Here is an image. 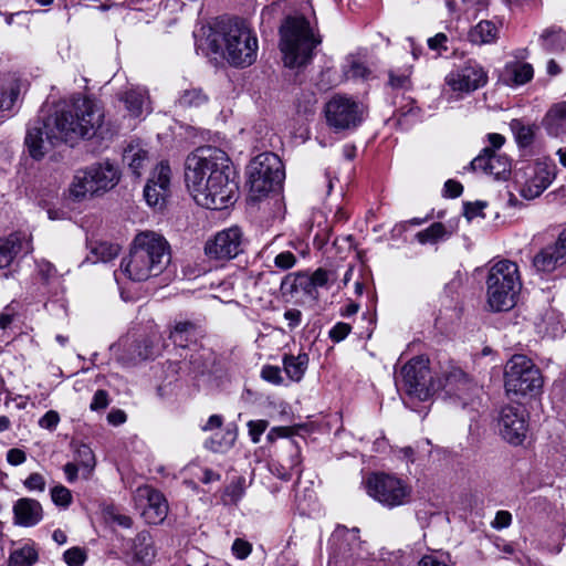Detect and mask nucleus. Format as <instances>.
<instances>
[{"label":"nucleus","instance_id":"nucleus-37","mask_svg":"<svg viewBox=\"0 0 566 566\" xmlns=\"http://www.w3.org/2000/svg\"><path fill=\"white\" fill-rule=\"evenodd\" d=\"M209 101L208 95L200 87H190L184 90L176 101V107L181 109L197 108L207 104Z\"/></svg>","mask_w":566,"mask_h":566},{"label":"nucleus","instance_id":"nucleus-61","mask_svg":"<svg viewBox=\"0 0 566 566\" xmlns=\"http://www.w3.org/2000/svg\"><path fill=\"white\" fill-rule=\"evenodd\" d=\"M27 460V454L23 450L21 449H18V448H13V449H10L8 452H7V461L11 464V465H20L22 463H24Z\"/></svg>","mask_w":566,"mask_h":566},{"label":"nucleus","instance_id":"nucleus-30","mask_svg":"<svg viewBox=\"0 0 566 566\" xmlns=\"http://www.w3.org/2000/svg\"><path fill=\"white\" fill-rule=\"evenodd\" d=\"M125 106L133 117H139L151 112L149 96L146 90L137 87L125 93Z\"/></svg>","mask_w":566,"mask_h":566},{"label":"nucleus","instance_id":"nucleus-13","mask_svg":"<svg viewBox=\"0 0 566 566\" xmlns=\"http://www.w3.org/2000/svg\"><path fill=\"white\" fill-rule=\"evenodd\" d=\"M364 105L354 98L336 94L325 105L327 124L337 129H350L363 120Z\"/></svg>","mask_w":566,"mask_h":566},{"label":"nucleus","instance_id":"nucleus-52","mask_svg":"<svg viewBox=\"0 0 566 566\" xmlns=\"http://www.w3.org/2000/svg\"><path fill=\"white\" fill-rule=\"evenodd\" d=\"M296 264V256L290 251L280 252L274 258V265L280 270L286 271Z\"/></svg>","mask_w":566,"mask_h":566},{"label":"nucleus","instance_id":"nucleus-56","mask_svg":"<svg viewBox=\"0 0 566 566\" xmlns=\"http://www.w3.org/2000/svg\"><path fill=\"white\" fill-rule=\"evenodd\" d=\"M29 491L43 492L45 490V479L40 473H31L23 482Z\"/></svg>","mask_w":566,"mask_h":566},{"label":"nucleus","instance_id":"nucleus-23","mask_svg":"<svg viewBox=\"0 0 566 566\" xmlns=\"http://www.w3.org/2000/svg\"><path fill=\"white\" fill-rule=\"evenodd\" d=\"M566 263V229L556 241L543 248L533 259V265L538 272L551 273Z\"/></svg>","mask_w":566,"mask_h":566},{"label":"nucleus","instance_id":"nucleus-27","mask_svg":"<svg viewBox=\"0 0 566 566\" xmlns=\"http://www.w3.org/2000/svg\"><path fill=\"white\" fill-rule=\"evenodd\" d=\"M501 25L491 20H481L468 32V40L474 45H490L496 43Z\"/></svg>","mask_w":566,"mask_h":566},{"label":"nucleus","instance_id":"nucleus-4","mask_svg":"<svg viewBox=\"0 0 566 566\" xmlns=\"http://www.w3.org/2000/svg\"><path fill=\"white\" fill-rule=\"evenodd\" d=\"M170 262L168 241L154 231L136 234L128 256L123 259L120 270L130 280L142 282L164 272Z\"/></svg>","mask_w":566,"mask_h":566},{"label":"nucleus","instance_id":"nucleus-35","mask_svg":"<svg viewBox=\"0 0 566 566\" xmlns=\"http://www.w3.org/2000/svg\"><path fill=\"white\" fill-rule=\"evenodd\" d=\"M310 358L307 354L285 355L283 357V367L287 377L293 381H300L308 366Z\"/></svg>","mask_w":566,"mask_h":566},{"label":"nucleus","instance_id":"nucleus-16","mask_svg":"<svg viewBox=\"0 0 566 566\" xmlns=\"http://www.w3.org/2000/svg\"><path fill=\"white\" fill-rule=\"evenodd\" d=\"M555 176L556 166L553 161L537 160L526 168L520 195L528 200L537 198L549 187Z\"/></svg>","mask_w":566,"mask_h":566},{"label":"nucleus","instance_id":"nucleus-2","mask_svg":"<svg viewBox=\"0 0 566 566\" xmlns=\"http://www.w3.org/2000/svg\"><path fill=\"white\" fill-rule=\"evenodd\" d=\"M185 180L195 201L210 210L234 202L237 185L229 177V157L216 147H201L188 155Z\"/></svg>","mask_w":566,"mask_h":566},{"label":"nucleus","instance_id":"nucleus-15","mask_svg":"<svg viewBox=\"0 0 566 566\" xmlns=\"http://www.w3.org/2000/svg\"><path fill=\"white\" fill-rule=\"evenodd\" d=\"M243 251V233L239 227L218 231L205 244V253L210 260L229 261Z\"/></svg>","mask_w":566,"mask_h":566},{"label":"nucleus","instance_id":"nucleus-10","mask_svg":"<svg viewBox=\"0 0 566 566\" xmlns=\"http://www.w3.org/2000/svg\"><path fill=\"white\" fill-rule=\"evenodd\" d=\"M248 185L254 197L266 195L284 179L283 164L273 153L255 156L248 166Z\"/></svg>","mask_w":566,"mask_h":566},{"label":"nucleus","instance_id":"nucleus-8","mask_svg":"<svg viewBox=\"0 0 566 566\" xmlns=\"http://www.w3.org/2000/svg\"><path fill=\"white\" fill-rule=\"evenodd\" d=\"M429 363L426 356L413 357L402 366L397 376V386L410 398L424 401L440 390V380L433 379Z\"/></svg>","mask_w":566,"mask_h":566},{"label":"nucleus","instance_id":"nucleus-53","mask_svg":"<svg viewBox=\"0 0 566 566\" xmlns=\"http://www.w3.org/2000/svg\"><path fill=\"white\" fill-rule=\"evenodd\" d=\"M261 377L271 384L281 385L283 378L281 376V369L277 366L266 365L261 370Z\"/></svg>","mask_w":566,"mask_h":566},{"label":"nucleus","instance_id":"nucleus-17","mask_svg":"<svg viewBox=\"0 0 566 566\" xmlns=\"http://www.w3.org/2000/svg\"><path fill=\"white\" fill-rule=\"evenodd\" d=\"M444 81L452 92L469 94L486 84L488 74L480 64L468 61L463 66L451 71Z\"/></svg>","mask_w":566,"mask_h":566},{"label":"nucleus","instance_id":"nucleus-43","mask_svg":"<svg viewBox=\"0 0 566 566\" xmlns=\"http://www.w3.org/2000/svg\"><path fill=\"white\" fill-rule=\"evenodd\" d=\"M510 127L520 146L525 147L532 144L534 137L532 126L524 124L521 119H513L510 123Z\"/></svg>","mask_w":566,"mask_h":566},{"label":"nucleus","instance_id":"nucleus-50","mask_svg":"<svg viewBox=\"0 0 566 566\" xmlns=\"http://www.w3.org/2000/svg\"><path fill=\"white\" fill-rule=\"evenodd\" d=\"M249 437L253 443H259L261 436L266 430L269 422L266 420H250L248 423Z\"/></svg>","mask_w":566,"mask_h":566},{"label":"nucleus","instance_id":"nucleus-29","mask_svg":"<svg viewBox=\"0 0 566 566\" xmlns=\"http://www.w3.org/2000/svg\"><path fill=\"white\" fill-rule=\"evenodd\" d=\"M358 531L338 526L329 538V545L336 556L346 557L353 546L358 545Z\"/></svg>","mask_w":566,"mask_h":566},{"label":"nucleus","instance_id":"nucleus-40","mask_svg":"<svg viewBox=\"0 0 566 566\" xmlns=\"http://www.w3.org/2000/svg\"><path fill=\"white\" fill-rule=\"evenodd\" d=\"M198 329L195 324L190 322H179L170 332V339L178 346L186 347L187 343L196 339Z\"/></svg>","mask_w":566,"mask_h":566},{"label":"nucleus","instance_id":"nucleus-22","mask_svg":"<svg viewBox=\"0 0 566 566\" xmlns=\"http://www.w3.org/2000/svg\"><path fill=\"white\" fill-rule=\"evenodd\" d=\"M171 169L165 161L159 163L153 170L144 188V198L148 206L161 208L169 192Z\"/></svg>","mask_w":566,"mask_h":566},{"label":"nucleus","instance_id":"nucleus-41","mask_svg":"<svg viewBox=\"0 0 566 566\" xmlns=\"http://www.w3.org/2000/svg\"><path fill=\"white\" fill-rule=\"evenodd\" d=\"M566 32L560 28H551L541 35L542 46L547 51H559L564 49Z\"/></svg>","mask_w":566,"mask_h":566},{"label":"nucleus","instance_id":"nucleus-3","mask_svg":"<svg viewBox=\"0 0 566 566\" xmlns=\"http://www.w3.org/2000/svg\"><path fill=\"white\" fill-rule=\"evenodd\" d=\"M207 45L235 67H247L256 60L259 43L255 33L241 20L221 21L207 35Z\"/></svg>","mask_w":566,"mask_h":566},{"label":"nucleus","instance_id":"nucleus-44","mask_svg":"<svg viewBox=\"0 0 566 566\" xmlns=\"http://www.w3.org/2000/svg\"><path fill=\"white\" fill-rule=\"evenodd\" d=\"M35 276L45 286H50L57 281L55 266L45 260H39L35 263Z\"/></svg>","mask_w":566,"mask_h":566},{"label":"nucleus","instance_id":"nucleus-6","mask_svg":"<svg viewBox=\"0 0 566 566\" xmlns=\"http://www.w3.org/2000/svg\"><path fill=\"white\" fill-rule=\"evenodd\" d=\"M521 287L522 281L515 262L501 260L494 263L486 277L488 305L493 312L513 308Z\"/></svg>","mask_w":566,"mask_h":566},{"label":"nucleus","instance_id":"nucleus-47","mask_svg":"<svg viewBox=\"0 0 566 566\" xmlns=\"http://www.w3.org/2000/svg\"><path fill=\"white\" fill-rule=\"evenodd\" d=\"M105 518L108 522L115 523L124 528H130L133 521L128 515L122 514L114 506H108L104 511Z\"/></svg>","mask_w":566,"mask_h":566},{"label":"nucleus","instance_id":"nucleus-1","mask_svg":"<svg viewBox=\"0 0 566 566\" xmlns=\"http://www.w3.org/2000/svg\"><path fill=\"white\" fill-rule=\"evenodd\" d=\"M104 112L88 97L77 96L60 106L44 120L28 129L25 145L30 156L41 159L52 147L78 138H92L102 127Z\"/></svg>","mask_w":566,"mask_h":566},{"label":"nucleus","instance_id":"nucleus-21","mask_svg":"<svg viewBox=\"0 0 566 566\" xmlns=\"http://www.w3.org/2000/svg\"><path fill=\"white\" fill-rule=\"evenodd\" d=\"M27 90V81L15 74L3 78L0 84V118H10L18 113Z\"/></svg>","mask_w":566,"mask_h":566},{"label":"nucleus","instance_id":"nucleus-28","mask_svg":"<svg viewBox=\"0 0 566 566\" xmlns=\"http://www.w3.org/2000/svg\"><path fill=\"white\" fill-rule=\"evenodd\" d=\"M534 70L530 63H506L502 73V81L509 86H521L533 78Z\"/></svg>","mask_w":566,"mask_h":566},{"label":"nucleus","instance_id":"nucleus-46","mask_svg":"<svg viewBox=\"0 0 566 566\" xmlns=\"http://www.w3.org/2000/svg\"><path fill=\"white\" fill-rule=\"evenodd\" d=\"M76 461L90 473L95 467V457L92 449L86 444H81L76 450Z\"/></svg>","mask_w":566,"mask_h":566},{"label":"nucleus","instance_id":"nucleus-62","mask_svg":"<svg viewBox=\"0 0 566 566\" xmlns=\"http://www.w3.org/2000/svg\"><path fill=\"white\" fill-rule=\"evenodd\" d=\"M512 522V515L507 511H499L495 515L492 526L496 530L507 527Z\"/></svg>","mask_w":566,"mask_h":566},{"label":"nucleus","instance_id":"nucleus-31","mask_svg":"<svg viewBox=\"0 0 566 566\" xmlns=\"http://www.w3.org/2000/svg\"><path fill=\"white\" fill-rule=\"evenodd\" d=\"M237 437V426H228L222 431L217 432L212 437L207 439L205 442V447L206 449L212 452L223 453L233 447Z\"/></svg>","mask_w":566,"mask_h":566},{"label":"nucleus","instance_id":"nucleus-38","mask_svg":"<svg viewBox=\"0 0 566 566\" xmlns=\"http://www.w3.org/2000/svg\"><path fill=\"white\" fill-rule=\"evenodd\" d=\"M119 253V245L108 242H96L91 245L87 261L91 263L108 262Z\"/></svg>","mask_w":566,"mask_h":566},{"label":"nucleus","instance_id":"nucleus-36","mask_svg":"<svg viewBox=\"0 0 566 566\" xmlns=\"http://www.w3.org/2000/svg\"><path fill=\"white\" fill-rule=\"evenodd\" d=\"M343 73L347 80H367L370 70L360 55L350 54L345 59Z\"/></svg>","mask_w":566,"mask_h":566},{"label":"nucleus","instance_id":"nucleus-18","mask_svg":"<svg viewBox=\"0 0 566 566\" xmlns=\"http://www.w3.org/2000/svg\"><path fill=\"white\" fill-rule=\"evenodd\" d=\"M526 411L520 406H505L499 417V430L504 440L514 446H520L527 433Z\"/></svg>","mask_w":566,"mask_h":566},{"label":"nucleus","instance_id":"nucleus-51","mask_svg":"<svg viewBox=\"0 0 566 566\" xmlns=\"http://www.w3.org/2000/svg\"><path fill=\"white\" fill-rule=\"evenodd\" d=\"M231 552L238 559H245L252 552V544L243 538H235Z\"/></svg>","mask_w":566,"mask_h":566},{"label":"nucleus","instance_id":"nucleus-19","mask_svg":"<svg viewBox=\"0 0 566 566\" xmlns=\"http://www.w3.org/2000/svg\"><path fill=\"white\" fill-rule=\"evenodd\" d=\"M136 505L148 524H160L168 514V503L158 490L149 485L139 486L134 495Z\"/></svg>","mask_w":566,"mask_h":566},{"label":"nucleus","instance_id":"nucleus-49","mask_svg":"<svg viewBox=\"0 0 566 566\" xmlns=\"http://www.w3.org/2000/svg\"><path fill=\"white\" fill-rule=\"evenodd\" d=\"M51 497L54 504L62 507H67L72 503L71 491L63 485L54 486L51 490Z\"/></svg>","mask_w":566,"mask_h":566},{"label":"nucleus","instance_id":"nucleus-48","mask_svg":"<svg viewBox=\"0 0 566 566\" xmlns=\"http://www.w3.org/2000/svg\"><path fill=\"white\" fill-rule=\"evenodd\" d=\"M63 558L69 566H82L87 555L83 548L74 546L64 552Z\"/></svg>","mask_w":566,"mask_h":566},{"label":"nucleus","instance_id":"nucleus-32","mask_svg":"<svg viewBox=\"0 0 566 566\" xmlns=\"http://www.w3.org/2000/svg\"><path fill=\"white\" fill-rule=\"evenodd\" d=\"M308 275L301 272L290 273L281 282V291L284 294H294L301 287L307 295L317 300V287L308 284Z\"/></svg>","mask_w":566,"mask_h":566},{"label":"nucleus","instance_id":"nucleus-11","mask_svg":"<svg viewBox=\"0 0 566 566\" xmlns=\"http://www.w3.org/2000/svg\"><path fill=\"white\" fill-rule=\"evenodd\" d=\"M369 496L387 507L406 504L411 495V488L401 479L386 473H373L364 482Z\"/></svg>","mask_w":566,"mask_h":566},{"label":"nucleus","instance_id":"nucleus-63","mask_svg":"<svg viewBox=\"0 0 566 566\" xmlns=\"http://www.w3.org/2000/svg\"><path fill=\"white\" fill-rule=\"evenodd\" d=\"M284 318L287 321L291 329L297 327L302 321V312L296 308H290L284 312Z\"/></svg>","mask_w":566,"mask_h":566},{"label":"nucleus","instance_id":"nucleus-7","mask_svg":"<svg viewBox=\"0 0 566 566\" xmlns=\"http://www.w3.org/2000/svg\"><path fill=\"white\" fill-rule=\"evenodd\" d=\"M120 179L118 167L109 160L95 163L77 170L70 186V195L77 199L98 196L113 189Z\"/></svg>","mask_w":566,"mask_h":566},{"label":"nucleus","instance_id":"nucleus-45","mask_svg":"<svg viewBox=\"0 0 566 566\" xmlns=\"http://www.w3.org/2000/svg\"><path fill=\"white\" fill-rule=\"evenodd\" d=\"M420 118V108L415 105L413 101L408 102L406 105L400 106L397 111L398 124L407 127Z\"/></svg>","mask_w":566,"mask_h":566},{"label":"nucleus","instance_id":"nucleus-20","mask_svg":"<svg viewBox=\"0 0 566 566\" xmlns=\"http://www.w3.org/2000/svg\"><path fill=\"white\" fill-rule=\"evenodd\" d=\"M33 250L30 235L15 232L7 238H0V270H8L4 276L11 273L12 265Z\"/></svg>","mask_w":566,"mask_h":566},{"label":"nucleus","instance_id":"nucleus-60","mask_svg":"<svg viewBox=\"0 0 566 566\" xmlns=\"http://www.w3.org/2000/svg\"><path fill=\"white\" fill-rule=\"evenodd\" d=\"M389 83L395 88L407 90L410 87V72L402 74L390 73Z\"/></svg>","mask_w":566,"mask_h":566},{"label":"nucleus","instance_id":"nucleus-55","mask_svg":"<svg viewBox=\"0 0 566 566\" xmlns=\"http://www.w3.org/2000/svg\"><path fill=\"white\" fill-rule=\"evenodd\" d=\"M428 48L432 51H436L439 55L442 52H446L448 50L447 43H448V36L447 34L440 32L437 33L434 36H431L427 41Z\"/></svg>","mask_w":566,"mask_h":566},{"label":"nucleus","instance_id":"nucleus-5","mask_svg":"<svg viewBox=\"0 0 566 566\" xmlns=\"http://www.w3.org/2000/svg\"><path fill=\"white\" fill-rule=\"evenodd\" d=\"M280 33V48L287 67L307 64L314 55V50L322 43L316 23L312 24L301 15L286 18Z\"/></svg>","mask_w":566,"mask_h":566},{"label":"nucleus","instance_id":"nucleus-14","mask_svg":"<svg viewBox=\"0 0 566 566\" xmlns=\"http://www.w3.org/2000/svg\"><path fill=\"white\" fill-rule=\"evenodd\" d=\"M488 140L490 146L482 149V151L470 163L471 170H480L485 175L493 176L495 179H504L511 170V161L504 155L496 154L505 138L501 134H489Z\"/></svg>","mask_w":566,"mask_h":566},{"label":"nucleus","instance_id":"nucleus-57","mask_svg":"<svg viewBox=\"0 0 566 566\" xmlns=\"http://www.w3.org/2000/svg\"><path fill=\"white\" fill-rule=\"evenodd\" d=\"M352 327L347 323L338 322L335 324L332 329L329 331V337L332 340L338 343L345 339L348 334L350 333Z\"/></svg>","mask_w":566,"mask_h":566},{"label":"nucleus","instance_id":"nucleus-26","mask_svg":"<svg viewBox=\"0 0 566 566\" xmlns=\"http://www.w3.org/2000/svg\"><path fill=\"white\" fill-rule=\"evenodd\" d=\"M123 163L139 177L149 163L148 150L139 140H133L123 150Z\"/></svg>","mask_w":566,"mask_h":566},{"label":"nucleus","instance_id":"nucleus-24","mask_svg":"<svg viewBox=\"0 0 566 566\" xmlns=\"http://www.w3.org/2000/svg\"><path fill=\"white\" fill-rule=\"evenodd\" d=\"M156 555L157 551L151 535L146 531H142L133 539L128 553V564L130 566H150Z\"/></svg>","mask_w":566,"mask_h":566},{"label":"nucleus","instance_id":"nucleus-42","mask_svg":"<svg viewBox=\"0 0 566 566\" xmlns=\"http://www.w3.org/2000/svg\"><path fill=\"white\" fill-rule=\"evenodd\" d=\"M447 237H449V232L447 231L444 224H442L441 222H434L427 229L419 231L416 234V239L421 244H434L439 240H442Z\"/></svg>","mask_w":566,"mask_h":566},{"label":"nucleus","instance_id":"nucleus-59","mask_svg":"<svg viewBox=\"0 0 566 566\" xmlns=\"http://www.w3.org/2000/svg\"><path fill=\"white\" fill-rule=\"evenodd\" d=\"M60 422V416L56 411H46L39 420V426L43 429L54 430Z\"/></svg>","mask_w":566,"mask_h":566},{"label":"nucleus","instance_id":"nucleus-54","mask_svg":"<svg viewBox=\"0 0 566 566\" xmlns=\"http://www.w3.org/2000/svg\"><path fill=\"white\" fill-rule=\"evenodd\" d=\"M308 284L312 286L324 287L327 286L331 280V272L325 269H317L312 275H308Z\"/></svg>","mask_w":566,"mask_h":566},{"label":"nucleus","instance_id":"nucleus-25","mask_svg":"<svg viewBox=\"0 0 566 566\" xmlns=\"http://www.w3.org/2000/svg\"><path fill=\"white\" fill-rule=\"evenodd\" d=\"M14 521L21 526H34L42 520V506L33 499H19L13 505Z\"/></svg>","mask_w":566,"mask_h":566},{"label":"nucleus","instance_id":"nucleus-33","mask_svg":"<svg viewBox=\"0 0 566 566\" xmlns=\"http://www.w3.org/2000/svg\"><path fill=\"white\" fill-rule=\"evenodd\" d=\"M538 333L556 337L563 329L562 315L554 308H547L535 322Z\"/></svg>","mask_w":566,"mask_h":566},{"label":"nucleus","instance_id":"nucleus-9","mask_svg":"<svg viewBox=\"0 0 566 566\" xmlns=\"http://www.w3.org/2000/svg\"><path fill=\"white\" fill-rule=\"evenodd\" d=\"M504 386L507 394L536 395L542 390L541 370L525 355H514L505 366Z\"/></svg>","mask_w":566,"mask_h":566},{"label":"nucleus","instance_id":"nucleus-39","mask_svg":"<svg viewBox=\"0 0 566 566\" xmlns=\"http://www.w3.org/2000/svg\"><path fill=\"white\" fill-rule=\"evenodd\" d=\"M38 560V552L33 545L25 544L11 552L8 566H32Z\"/></svg>","mask_w":566,"mask_h":566},{"label":"nucleus","instance_id":"nucleus-12","mask_svg":"<svg viewBox=\"0 0 566 566\" xmlns=\"http://www.w3.org/2000/svg\"><path fill=\"white\" fill-rule=\"evenodd\" d=\"M440 390L454 403L467 408L480 405L481 388L458 367H451L443 371L440 379Z\"/></svg>","mask_w":566,"mask_h":566},{"label":"nucleus","instance_id":"nucleus-58","mask_svg":"<svg viewBox=\"0 0 566 566\" xmlns=\"http://www.w3.org/2000/svg\"><path fill=\"white\" fill-rule=\"evenodd\" d=\"M108 405H109V399H108L107 391L99 389L94 394L93 399L90 405V408L93 411H98V410H103V409L107 408Z\"/></svg>","mask_w":566,"mask_h":566},{"label":"nucleus","instance_id":"nucleus-64","mask_svg":"<svg viewBox=\"0 0 566 566\" xmlns=\"http://www.w3.org/2000/svg\"><path fill=\"white\" fill-rule=\"evenodd\" d=\"M463 187L460 182L454 180H448L444 184V191L451 198H457L462 193Z\"/></svg>","mask_w":566,"mask_h":566},{"label":"nucleus","instance_id":"nucleus-34","mask_svg":"<svg viewBox=\"0 0 566 566\" xmlns=\"http://www.w3.org/2000/svg\"><path fill=\"white\" fill-rule=\"evenodd\" d=\"M543 125L551 135L557 136L566 125V103L553 105L546 113Z\"/></svg>","mask_w":566,"mask_h":566}]
</instances>
